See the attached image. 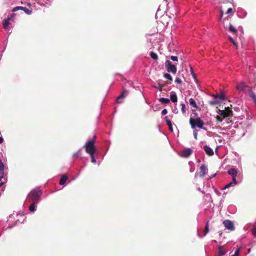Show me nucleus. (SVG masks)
Returning <instances> with one entry per match:
<instances>
[{
    "label": "nucleus",
    "mask_w": 256,
    "mask_h": 256,
    "mask_svg": "<svg viewBox=\"0 0 256 256\" xmlns=\"http://www.w3.org/2000/svg\"><path fill=\"white\" fill-rule=\"evenodd\" d=\"M42 194L41 190L39 188H36L32 190L28 195V201L29 202L38 204L40 200Z\"/></svg>",
    "instance_id": "f257e3e1"
},
{
    "label": "nucleus",
    "mask_w": 256,
    "mask_h": 256,
    "mask_svg": "<svg viewBox=\"0 0 256 256\" xmlns=\"http://www.w3.org/2000/svg\"><path fill=\"white\" fill-rule=\"evenodd\" d=\"M96 136L94 135L92 138L88 140L84 146L86 153L89 154H94L96 148L94 146Z\"/></svg>",
    "instance_id": "f03ea898"
},
{
    "label": "nucleus",
    "mask_w": 256,
    "mask_h": 256,
    "mask_svg": "<svg viewBox=\"0 0 256 256\" xmlns=\"http://www.w3.org/2000/svg\"><path fill=\"white\" fill-rule=\"evenodd\" d=\"M231 112H228L225 110H218V113L220 116L216 117L217 122L220 123L223 122L224 124L225 122L228 123Z\"/></svg>",
    "instance_id": "7ed1b4c3"
},
{
    "label": "nucleus",
    "mask_w": 256,
    "mask_h": 256,
    "mask_svg": "<svg viewBox=\"0 0 256 256\" xmlns=\"http://www.w3.org/2000/svg\"><path fill=\"white\" fill-rule=\"evenodd\" d=\"M190 123L192 128H194L196 126L199 128H204V122L200 118H190Z\"/></svg>",
    "instance_id": "20e7f679"
},
{
    "label": "nucleus",
    "mask_w": 256,
    "mask_h": 256,
    "mask_svg": "<svg viewBox=\"0 0 256 256\" xmlns=\"http://www.w3.org/2000/svg\"><path fill=\"white\" fill-rule=\"evenodd\" d=\"M22 216L20 214L18 213H14V212L10 216L8 220V222H12V226H8V228H11L12 226H14L17 222L19 221V219L18 218H16V217L18 216Z\"/></svg>",
    "instance_id": "39448f33"
},
{
    "label": "nucleus",
    "mask_w": 256,
    "mask_h": 256,
    "mask_svg": "<svg viewBox=\"0 0 256 256\" xmlns=\"http://www.w3.org/2000/svg\"><path fill=\"white\" fill-rule=\"evenodd\" d=\"M165 67L168 72H171L173 74H175L176 72L177 68L176 66L172 64L169 60H166Z\"/></svg>",
    "instance_id": "423d86ee"
},
{
    "label": "nucleus",
    "mask_w": 256,
    "mask_h": 256,
    "mask_svg": "<svg viewBox=\"0 0 256 256\" xmlns=\"http://www.w3.org/2000/svg\"><path fill=\"white\" fill-rule=\"evenodd\" d=\"M223 224L225 228L230 230H234V226L232 221L226 220L223 222Z\"/></svg>",
    "instance_id": "0eeeda50"
},
{
    "label": "nucleus",
    "mask_w": 256,
    "mask_h": 256,
    "mask_svg": "<svg viewBox=\"0 0 256 256\" xmlns=\"http://www.w3.org/2000/svg\"><path fill=\"white\" fill-rule=\"evenodd\" d=\"M192 150L190 148H186L182 152L180 156L183 158H187L192 154Z\"/></svg>",
    "instance_id": "6e6552de"
},
{
    "label": "nucleus",
    "mask_w": 256,
    "mask_h": 256,
    "mask_svg": "<svg viewBox=\"0 0 256 256\" xmlns=\"http://www.w3.org/2000/svg\"><path fill=\"white\" fill-rule=\"evenodd\" d=\"M128 94V91L126 90H124L122 93L118 96L116 98V102L118 103H121L123 101V99Z\"/></svg>",
    "instance_id": "1a4fd4ad"
},
{
    "label": "nucleus",
    "mask_w": 256,
    "mask_h": 256,
    "mask_svg": "<svg viewBox=\"0 0 256 256\" xmlns=\"http://www.w3.org/2000/svg\"><path fill=\"white\" fill-rule=\"evenodd\" d=\"M14 16V14H12L10 16H8L6 20H5L3 22L2 25L4 29H7L10 24V22L12 20Z\"/></svg>",
    "instance_id": "9d476101"
},
{
    "label": "nucleus",
    "mask_w": 256,
    "mask_h": 256,
    "mask_svg": "<svg viewBox=\"0 0 256 256\" xmlns=\"http://www.w3.org/2000/svg\"><path fill=\"white\" fill-rule=\"evenodd\" d=\"M21 10L22 11H24L25 13H26L28 14H32V10L22 6H16L13 8L12 12H16L18 10Z\"/></svg>",
    "instance_id": "9b49d317"
},
{
    "label": "nucleus",
    "mask_w": 256,
    "mask_h": 256,
    "mask_svg": "<svg viewBox=\"0 0 256 256\" xmlns=\"http://www.w3.org/2000/svg\"><path fill=\"white\" fill-rule=\"evenodd\" d=\"M200 172L199 176L204 177L207 173L208 168L204 164H202L200 168Z\"/></svg>",
    "instance_id": "f8f14e48"
},
{
    "label": "nucleus",
    "mask_w": 256,
    "mask_h": 256,
    "mask_svg": "<svg viewBox=\"0 0 256 256\" xmlns=\"http://www.w3.org/2000/svg\"><path fill=\"white\" fill-rule=\"evenodd\" d=\"M228 174L232 176V180L236 179V177L237 176L238 172L234 168H231L228 171Z\"/></svg>",
    "instance_id": "ddd939ff"
},
{
    "label": "nucleus",
    "mask_w": 256,
    "mask_h": 256,
    "mask_svg": "<svg viewBox=\"0 0 256 256\" xmlns=\"http://www.w3.org/2000/svg\"><path fill=\"white\" fill-rule=\"evenodd\" d=\"M228 251L224 249L223 246H219L218 248L217 256H223L227 253Z\"/></svg>",
    "instance_id": "4468645a"
},
{
    "label": "nucleus",
    "mask_w": 256,
    "mask_h": 256,
    "mask_svg": "<svg viewBox=\"0 0 256 256\" xmlns=\"http://www.w3.org/2000/svg\"><path fill=\"white\" fill-rule=\"evenodd\" d=\"M204 150L208 155L210 156L214 155V151L209 146L206 145L204 146Z\"/></svg>",
    "instance_id": "2eb2a0df"
},
{
    "label": "nucleus",
    "mask_w": 256,
    "mask_h": 256,
    "mask_svg": "<svg viewBox=\"0 0 256 256\" xmlns=\"http://www.w3.org/2000/svg\"><path fill=\"white\" fill-rule=\"evenodd\" d=\"M237 184L236 179L232 180V181L227 184L224 188L223 190H226L230 187L234 186Z\"/></svg>",
    "instance_id": "dca6fc26"
},
{
    "label": "nucleus",
    "mask_w": 256,
    "mask_h": 256,
    "mask_svg": "<svg viewBox=\"0 0 256 256\" xmlns=\"http://www.w3.org/2000/svg\"><path fill=\"white\" fill-rule=\"evenodd\" d=\"M170 98L172 102H176L178 101L177 96L175 92H172L170 94Z\"/></svg>",
    "instance_id": "f3484780"
},
{
    "label": "nucleus",
    "mask_w": 256,
    "mask_h": 256,
    "mask_svg": "<svg viewBox=\"0 0 256 256\" xmlns=\"http://www.w3.org/2000/svg\"><path fill=\"white\" fill-rule=\"evenodd\" d=\"M31 204L30 205V206H29V210L30 212H34L36 211V204H36V203H34V202H30Z\"/></svg>",
    "instance_id": "a211bd4d"
},
{
    "label": "nucleus",
    "mask_w": 256,
    "mask_h": 256,
    "mask_svg": "<svg viewBox=\"0 0 256 256\" xmlns=\"http://www.w3.org/2000/svg\"><path fill=\"white\" fill-rule=\"evenodd\" d=\"M189 104L190 106H192L194 108H198V106L195 101V100L192 98H190L189 99Z\"/></svg>",
    "instance_id": "6ab92c4d"
},
{
    "label": "nucleus",
    "mask_w": 256,
    "mask_h": 256,
    "mask_svg": "<svg viewBox=\"0 0 256 256\" xmlns=\"http://www.w3.org/2000/svg\"><path fill=\"white\" fill-rule=\"evenodd\" d=\"M68 179V176L65 175V174H63L60 180V185H63L64 184V183L66 182V181Z\"/></svg>",
    "instance_id": "aec40b11"
},
{
    "label": "nucleus",
    "mask_w": 256,
    "mask_h": 256,
    "mask_svg": "<svg viewBox=\"0 0 256 256\" xmlns=\"http://www.w3.org/2000/svg\"><path fill=\"white\" fill-rule=\"evenodd\" d=\"M158 101L162 104H167L170 102V100L168 98H160L158 99Z\"/></svg>",
    "instance_id": "412c9836"
},
{
    "label": "nucleus",
    "mask_w": 256,
    "mask_h": 256,
    "mask_svg": "<svg viewBox=\"0 0 256 256\" xmlns=\"http://www.w3.org/2000/svg\"><path fill=\"white\" fill-rule=\"evenodd\" d=\"M246 85L244 82H242L236 86V88L240 91H242L245 87Z\"/></svg>",
    "instance_id": "4be33fe9"
},
{
    "label": "nucleus",
    "mask_w": 256,
    "mask_h": 256,
    "mask_svg": "<svg viewBox=\"0 0 256 256\" xmlns=\"http://www.w3.org/2000/svg\"><path fill=\"white\" fill-rule=\"evenodd\" d=\"M82 151V148H80L78 152H74L72 155L73 158H78L80 154V152Z\"/></svg>",
    "instance_id": "5701e85b"
},
{
    "label": "nucleus",
    "mask_w": 256,
    "mask_h": 256,
    "mask_svg": "<svg viewBox=\"0 0 256 256\" xmlns=\"http://www.w3.org/2000/svg\"><path fill=\"white\" fill-rule=\"evenodd\" d=\"M150 56L153 60H157L158 59V56L157 54L153 52H150Z\"/></svg>",
    "instance_id": "b1692460"
},
{
    "label": "nucleus",
    "mask_w": 256,
    "mask_h": 256,
    "mask_svg": "<svg viewBox=\"0 0 256 256\" xmlns=\"http://www.w3.org/2000/svg\"><path fill=\"white\" fill-rule=\"evenodd\" d=\"M248 94L250 96V98H251L252 100L253 99H256V95L251 90L250 91H249Z\"/></svg>",
    "instance_id": "393cba45"
},
{
    "label": "nucleus",
    "mask_w": 256,
    "mask_h": 256,
    "mask_svg": "<svg viewBox=\"0 0 256 256\" xmlns=\"http://www.w3.org/2000/svg\"><path fill=\"white\" fill-rule=\"evenodd\" d=\"M6 178L4 176V174H0V182H3V184L6 182Z\"/></svg>",
    "instance_id": "a878e982"
},
{
    "label": "nucleus",
    "mask_w": 256,
    "mask_h": 256,
    "mask_svg": "<svg viewBox=\"0 0 256 256\" xmlns=\"http://www.w3.org/2000/svg\"><path fill=\"white\" fill-rule=\"evenodd\" d=\"M4 165L1 159H0V174H4Z\"/></svg>",
    "instance_id": "bb28decb"
},
{
    "label": "nucleus",
    "mask_w": 256,
    "mask_h": 256,
    "mask_svg": "<svg viewBox=\"0 0 256 256\" xmlns=\"http://www.w3.org/2000/svg\"><path fill=\"white\" fill-rule=\"evenodd\" d=\"M252 89L250 88L248 86H246L242 90V92H244L248 94L249 92V91H250Z\"/></svg>",
    "instance_id": "cd10ccee"
},
{
    "label": "nucleus",
    "mask_w": 256,
    "mask_h": 256,
    "mask_svg": "<svg viewBox=\"0 0 256 256\" xmlns=\"http://www.w3.org/2000/svg\"><path fill=\"white\" fill-rule=\"evenodd\" d=\"M252 89L250 88L248 86H246L242 90V92H244L248 94L249 92V91H250Z\"/></svg>",
    "instance_id": "c85d7f7f"
},
{
    "label": "nucleus",
    "mask_w": 256,
    "mask_h": 256,
    "mask_svg": "<svg viewBox=\"0 0 256 256\" xmlns=\"http://www.w3.org/2000/svg\"><path fill=\"white\" fill-rule=\"evenodd\" d=\"M229 30L234 34H236L237 32L236 29L232 24H230L229 26Z\"/></svg>",
    "instance_id": "c756f323"
},
{
    "label": "nucleus",
    "mask_w": 256,
    "mask_h": 256,
    "mask_svg": "<svg viewBox=\"0 0 256 256\" xmlns=\"http://www.w3.org/2000/svg\"><path fill=\"white\" fill-rule=\"evenodd\" d=\"M153 86L160 92H162V90L163 85L160 84H158V86Z\"/></svg>",
    "instance_id": "7c9ffc66"
},
{
    "label": "nucleus",
    "mask_w": 256,
    "mask_h": 256,
    "mask_svg": "<svg viewBox=\"0 0 256 256\" xmlns=\"http://www.w3.org/2000/svg\"><path fill=\"white\" fill-rule=\"evenodd\" d=\"M219 103L220 101L217 100V98L216 96L214 100L210 102V104L212 105H215Z\"/></svg>",
    "instance_id": "2f4dec72"
},
{
    "label": "nucleus",
    "mask_w": 256,
    "mask_h": 256,
    "mask_svg": "<svg viewBox=\"0 0 256 256\" xmlns=\"http://www.w3.org/2000/svg\"><path fill=\"white\" fill-rule=\"evenodd\" d=\"M164 76L166 78V79H168V80H170V81L172 80V76L169 74H168V73L164 74Z\"/></svg>",
    "instance_id": "473e14b6"
},
{
    "label": "nucleus",
    "mask_w": 256,
    "mask_h": 256,
    "mask_svg": "<svg viewBox=\"0 0 256 256\" xmlns=\"http://www.w3.org/2000/svg\"><path fill=\"white\" fill-rule=\"evenodd\" d=\"M164 120L166 122L167 125L168 126H170L171 124H172L168 116H166L164 118Z\"/></svg>",
    "instance_id": "72a5a7b5"
},
{
    "label": "nucleus",
    "mask_w": 256,
    "mask_h": 256,
    "mask_svg": "<svg viewBox=\"0 0 256 256\" xmlns=\"http://www.w3.org/2000/svg\"><path fill=\"white\" fill-rule=\"evenodd\" d=\"M204 232H205V234H204V236H206L209 232L208 222H207L206 224Z\"/></svg>",
    "instance_id": "f704fd0d"
},
{
    "label": "nucleus",
    "mask_w": 256,
    "mask_h": 256,
    "mask_svg": "<svg viewBox=\"0 0 256 256\" xmlns=\"http://www.w3.org/2000/svg\"><path fill=\"white\" fill-rule=\"evenodd\" d=\"M182 106V112L183 114H185L186 112V104L184 103H181L180 104Z\"/></svg>",
    "instance_id": "c9c22d12"
},
{
    "label": "nucleus",
    "mask_w": 256,
    "mask_h": 256,
    "mask_svg": "<svg viewBox=\"0 0 256 256\" xmlns=\"http://www.w3.org/2000/svg\"><path fill=\"white\" fill-rule=\"evenodd\" d=\"M190 71H191V74H192V76L193 77V78L194 79L195 81L196 82H198V80L196 79V74H194V70H193V69L192 68H190Z\"/></svg>",
    "instance_id": "e433bc0d"
},
{
    "label": "nucleus",
    "mask_w": 256,
    "mask_h": 256,
    "mask_svg": "<svg viewBox=\"0 0 256 256\" xmlns=\"http://www.w3.org/2000/svg\"><path fill=\"white\" fill-rule=\"evenodd\" d=\"M230 40L234 44V45L236 47V48H238V44L231 37L229 38Z\"/></svg>",
    "instance_id": "4c0bfd02"
},
{
    "label": "nucleus",
    "mask_w": 256,
    "mask_h": 256,
    "mask_svg": "<svg viewBox=\"0 0 256 256\" xmlns=\"http://www.w3.org/2000/svg\"><path fill=\"white\" fill-rule=\"evenodd\" d=\"M240 250V248H238L235 251L234 254L232 256H239Z\"/></svg>",
    "instance_id": "58836bf2"
},
{
    "label": "nucleus",
    "mask_w": 256,
    "mask_h": 256,
    "mask_svg": "<svg viewBox=\"0 0 256 256\" xmlns=\"http://www.w3.org/2000/svg\"><path fill=\"white\" fill-rule=\"evenodd\" d=\"M90 156L91 158L92 162L94 164L96 163V160L94 158V154H90Z\"/></svg>",
    "instance_id": "ea45409f"
},
{
    "label": "nucleus",
    "mask_w": 256,
    "mask_h": 256,
    "mask_svg": "<svg viewBox=\"0 0 256 256\" xmlns=\"http://www.w3.org/2000/svg\"><path fill=\"white\" fill-rule=\"evenodd\" d=\"M175 82L178 84H182V80H181V79L180 78L176 77L175 79Z\"/></svg>",
    "instance_id": "a19ab883"
},
{
    "label": "nucleus",
    "mask_w": 256,
    "mask_h": 256,
    "mask_svg": "<svg viewBox=\"0 0 256 256\" xmlns=\"http://www.w3.org/2000/svg\"><path fill=\"white\" fill-rule=\"evenodd\" d=\"M252 232L254 236L256 237V226H254L252 230Z\"/></svg>",
    "instance_id": "79ce46f5"
},
{
    "label": "nucleus",
    "mask_w": 256,
    "mask_h": 256,
    "mask_svg": "<svg viewBox=\"0 0 256 256\" xmlns=\"http://www.w3.org/2000/svg\"><path fill=\"white\" fill-rule=\"evenodd\" d=\"M170 58L173 60V61H176V62H177L178 60V56H170Z\"/></svg>",
    "instance_id": "37998d69"
},
{
    "label": "nucleus",
    "mask_w": 256,
    "mask_h": 256,
    "mask_svg": "<svg viewBox=\"0 0 256 256\" xmlns=\"http://www.w3.org/2000/svg\"><path fill=\"white\" fill-rule=\"evenodd\" d=\"M216 98H218L220 100H224V96L223 94H220L219 95L216 96Z\"/></svg>",
    "instance_id": "c03bdc74"
},
{
    "label": "nucleus",
    "mask_w": 256,
    "mask_h": 256,
    "mask_svg": "<svg viewBox=\"0 0 256 256\" xmlns=\"http://www.w3.org/2000/svg\"><path fill=\"white\" fill-rule=\"evenodd\" d=\"M234 10L232 8H229L228 9L226 12V14H231L232 12H233Z\"/></svg>",
    "instance_id": "a18cd8bd"
},
{
    "label": "nucleus",
    "mask_w": 256,
    "mask_h": 256,
    "mask_svg": "<svg viewBox=\"0 0 256 256\" xmlns=\"http://www.w3.org/2000/svg\"><path fill=\"white\" fill-rule=\"evenodd\" d=\"M194 138L196 140L198 136V130H194Z\"/></svg>",
    "instance_id": "49530a36"
},
{
    "label": "nucleus",
    "mask_w": 256,
    "mask_h": 256,
    "mask_svg": "<svg viewBox=\"0 0 256 256\" xmlns=\"http://www.w3.org/2000/svg\"><path fill=\"white\" fill-rule=\"evenodd\" d=\"M168 113V110L166 108L164 109L162 112V114L164 116Z\"/></svg>",
    "instance_id": "de8ad7c7"
},
{
    "label": "nucleus",
    "mask_w": 256,
    "mask_h": 256,
    "mask_svg": "<svg viewBox=\"0 0 256 256\" xmlns=\"http://www.w3.org/2000/svg\"><path fill=\"white\" fill-rule=\"evenodd\" d=\"M192 111L194 114L196 116H198V114L195 110H192Z\"/></svg>",
    "instance_id": "09e8293b"
},
{
    "label": "nucleus",
    "mask_w": 256,
    "mask_h": 256,
    "mask_svg": "<svg viewBox=\"0 0 256 256\" xmlns=\"http://www.w3.org/2000/svg\"><path fill=\"white\" fill-rule=\"evenodd\" d=\"M169 127V129L170 130H171L172 132V124H171L170 126H168Z\"/></svg>",
    "instance_id": "8fccbe9b"
},
{
    "label": "nucleus",
    "mask_w": 256,
    "mask_h": 256,
    "mask_svg": "<svg viewBox=\"0 0 256 256\" xmlns=\"http://www.w3.org/2000/svg\"><path fill=\"white\" fill-rule=\"evenodd\" d=\"M214 192H216L217 194H218V195H220V192H219L217 190H214Z\"/></svg>",
    "instance_id": "3c124183"
},
{
    "label": "nucleus",
    "mask_w": 256,
    "mask_h": 256,
    "mask_svg": "<svg viewBox=\"0 0 256 256\" xmlns=\"http://www.w3.org/2000/svg\"><path fill=\"white\" fill-rule=\"evenodd\" d=\"M4 141L3 138L2 137H0V144H1Z\"/></svg>",
    "instance_id": "603ef678"
},
{
    "label": "nucleus",
    "mask_w": 256,
    "mask_h": 256,
    "mask_svg": "<svg viewBox=\"0 0 256 256\" xmlns=\"http://www.w3.org/2000/svg\"><path fill=\"white\" fill-rule=\"evenodd\" d=\"M216 174H213V175L210 177V178H214V177L216 176Z\"/></svg>",
    "instance_id": "864d4df0"
},
{
    "label": "nucleus",
    "mask_w": 256,
    "mask_h": 256,
    "mask_svg": "<svg viewBox=\"0 0 256 256\" xmlns=\"http://www.w3.org/2000/svg\"><path fill=\"white\" fill-rule=\"evenodd\" d=\"M3 184V182H0V187Z\"/></svg>",
    "instance_id": "5fc2aeb1"
},
{
    "label": "nucleus",
    "mask_w": 256,
    "mask_h": 256,
    "mask_svg": "<svg viewBox=\"0 0 256 256\" xmlns=\"http://www.w3.org/2000/svg\"><path fill=\"white\" fill-rule=\"evenodd\" d=\"M212 242L216 243V242H217V241L216 240H213Z\"/></svg>",
    "instance_id": "6e6d98bb"
},
{
    "label": "nucleus",
    "mask_w": 256,
    "mask_h": 256,
    "mask_svg": "<svg viewBox=\"0 0 256 256\" xmlns=\"http://www.w3.org/2000/svg\"><path fill=\"white\" fill-rule=\"evenodd\" d=\"M197 176H198V174H196H196H195V178H196Z\"/></svg>",
    "instance_id": "4d7b16f0"
},
{
    "label": "nucleus",
    "mask_w": 256,
    "mask_h": 256,
    "mask_svg": "<svg viewBox=\"0 0 256 256\" xmlns=\"http://www.w3.org/2000/svg\"><path fill=\"white\" fill-rule=\"evenodd\" d=\"M250 248H249V249L248 250V252H250Z\"/></svg>",
    "instance_id": "13d9d810"
},
{
    "label": "nucleus",
    "mask_w": 256,
    "mask_h": 256,
    "mask_svg": "<svg viewBox=\"0 0 256 256\" xmlns=\"http://www.w3.org/2000/svg\"><path fill=\"white\" fill-rule=\"evenodd\" d=\"M167 8H168V4H166Z\"/></svg>",
    "instance_id": "bf43d9fd"
}]
</instances>
